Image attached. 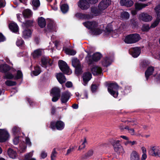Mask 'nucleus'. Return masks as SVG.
<instances>
[{"mask_svg":"<svg viewBox=\"0 0 160 160\" xmlns=\"http://www.w3.org/2000/svg\"><path fill=\"white\" fill-rule=\"evenodd\" d=\"M83 24L86 28L90 29L91 33L93 35H98L102 32V30L96 21H87L83 22Z\"/></svg>","mask_w":160,"mask_h":160,"instance_id":"1","label":"nucleus"},{"mask_svg":"<svg viewBox=\"0 0 160 160\" xmlns=\"http://www.w3.org/2000/svg\"><path fill=\"white\" fill-rule=\"evenodd\" d=\"M111 3L110 0H102L98 5V9L93 7L91 8L92 12L95 16L99 15L102 13V11L107 8Z\"/></svg>","mask_w":160,"mask_h":160,"instance_id":"2","label":"nucleus"},{"mask_svg":"<svg viewBox=\"0 0 160 160\" xmlns=\"http://www.w3.org/2000/svg\"><path fill=\"white\" fill-rule=\"evenodd\" d=\"M118 86L116 83H111L108 85V91L111 95L116 98L118 95Z\"/></svg>","mask_w":160,"mask_h":160,"instance_id":"3","label":"nucleus"},{"mask_svg":"<svg viewBox=\"0 0 160 160\" xmlns=\"http://www.w3.org/2000/svg\"><path fill=\"white\" fill-rule=\"evenodd\" d=\"M58 63L60 69L64 73L69 75L72 73L71 70L65 62L60 60Z\"/></svg>","mask_w":160,"mask_h":160,"instance_id":"4","label":"nucleus"},{"mask_svg":"<svg viewBox=\"0 0 160 160\" xmlns=\"http://www.w3.org/2000/svg\"><path fill=\"white\" fill-rule=\"evenodd\" d=\"M65 124L61 121H58L57 122H52L51 123L50 128L51 129L54 130L55 128L59 130H62L64 128Z\"/></svg>","mask_w":160,"mask_h":160,"instance_id":"5","label":"nucleus"},{"mask_svg":"<svg viewBox=\"0 0 160 160\" xmlns=\"http://www.w3.org/2000/svg\"><path fill=\"white\" fill-rule=\"evenodd\" d=\"M148 153L152 156L160 157V147L157 146H152L150 147Z\"/></svg>","mask_w":160,"mask_h":160,"instance_id":"6","label":"nucleus"},{"mask_svg":"<svg viewBox=\"0 0 160 160\" xmlns=\"http://www.w3.org/2000/svg\"><path fill=\"white\" fill-rule=\"evenodd\" d=\"M60 90L58 88L55 87L52 88L51 94L53 97L52 98V102H56L58 100L60 97Z\"/></svg>","mask_w":160,"mask_h":160,"instance_id":"7","label":"nucleus"},{"mask_svg":"<svg viewBox=\"0 0 160 160\" xmlns=\"http://www.w3.org/2000/svg\"><path fill=\"white\" fill-rule=\"evenodd\" d=\"M72 65L75 68V72L79 74L82 72L81 66L79 60L77 58H73L72 59Z\"/></svg>","mask_w":160,"mask_h":160,"instance_id":"8","label":"nucleus"},{"mask_svg":"<svg viewBox=\"0 0 160 160\" xmlns=\"http://www.w3.org/2000/svg\"><path fill=\"white\" fill-rule=\"evenodd\" d=\"M155 12L157 15V18L155 21L151 24L150 28H154L157 26L158 24L160 19V4L158 5L156 7L154 8Z\"/></svg>","mask_w":160,"mask_h":160,"instance_id":"9","label":"nucleus"},{"mask_svg":"<svg viewBox=\"0 0 160 160\" xmlns=\"http://www.w3.org/2000/svg\"><path fill=\"white\" fill-rule=\"evenodd\" d=\"M120 141L118 140L114 141L112 143L115 151L119 153H123L124 152V150L119 143Z\"/></svg>","mask_w":160,"mask_h":160,"instance_id":"10","label":"nucleus"},{"mask_svg":"<svg viewBox=\"0 0 160 160\" xmlns=\"http://www.w3.org/2000/svg\"><path fill=\"white\" fill-rule=\"evenodd\" d=\"M101 57V55L98 52L93 54L92 57V60L91 59V57L88 55L86 57V59L88 61V64L90 65L93 63V61H97L99 60Z\"/></svg>","mask_w":160,"mask_h":160,"instance_id":"11","label":"nucleus"},{"mask_svg":"<svg viewBox=\"0 0 160 160\" xmlns=\"http://www.w3.org/2000/svg\"><path fill=\"white\" fill-rule=\"evenodd\" d=\"M47 21L48 23L47 31L51 32L55 31L56 29V26L54 21L50 19H48Z\"/></svg>","mask_w":160,"mask_h":160,"instance_id":"12","label":"nucleus"},{"mask_svg":"<svg viewBox=\"0 0 160 160\" xmlns=\"http://www.w3.org/2000/svg\"><path fill=\"white\" fill-rule=\"evenodd\" d=\"M78 6L82 10L87 9L90 7L89 0H80Z\"/></svg>","mask_w":160,"mask_h":160,"instance_id":"13","label":"nucleus"},{"mask_svg":"<svg viewBox=\"0 0 160 160\" xmlns=\"http://www.w3.org/2000/svg\"><path fill=\"white\" fill-rule=\"evenodd\" d=\"M9 137V134L6 130L5 129H0V142H5Z\"/></svg>","mask_w":160,"mask_h":160,"instance_id":"14","label":"nucleus"},{"mask_svg":"<svg viewBox=\"0 0 160 160\" xmlns=\"http://www.w3.org/2000/svg\"><path fill=\"white\" fill-rule=\"evenodd\" d=\"M139 19L145 22H148L152 20V17L148 13L143 12L139 14Z\"/></svg>","mask_w":160,"mask_h":160,"instance_id":"15","label":"nucleus"},{"mask_svg":"<svg viewBox=\"0 0 160 160\" xmlns=\"http://www.w3.org/2000/svg\"><path fill=\"white\" fill-rule=\"evenodd\" d=\"M129 52L134 58L138 57L141 53V49L138 47L131 48L129 49Z\"/></svg>","mask_w":160,"mask_h":160,"instance_id":"16","label":"nucleus"},{"mask_svg":"<svg viewBox=\"0 0 160 160\" xmlns=\"http://www.w3.org/2000/svg\"><path fill=\"white\" fill-rule=\"evenodd\" d=\"M71 96V93L68 91H65L62 93L61 100L62 103H66L69 100Z\"/></svg>","mask_w":160,"mask_h":160,"instance_id":"17","label":"nucleus"},{"mask_svg":"<svg viewBox=\"0 0 160 160\" xmlns=\"http://www.w3.org/2000/svg\"><path fill=\"white\" fill-rule=\"evenodd\" d=\"M119 3L121 6L127 7H130L133 4V2L132 0H120Z\"/></svg>","mask_w":160,"mask_h":160,"instance_id":"18","label":"nucleus"},{"mask_svg":"<svg viewBox=\"0 0 160 160\" xmlns=\"http://www.w3.org/2000/svg\"><path fill=\"white\" fill-rule=\"evenodd\" d=\"M92 78V75L90 72H87L83 74L82 76L83 84L86 85Z\"/></svg>","mask_w":160,"mask_h":160,"instance_id":"19","label":"nucleus"},{"mask_svg":"<svg viewBox=\"0 0 160 160\" xmlns=\"http://www.w3.org/2000/svg\"><path fill=\"white\" fill-rule=\"evenodd\" d=\"M52 61L47 57H43L41 59V65L43 67H46L48 64L51 65Z\"/></svg>","mask_w":160,"mask_h":160,"instance_id":"20","label":"nucleus"},{"mask_svg":"<svg viewBox=\"0 0 160 160\" xmlns=\"http://www.w3.org/2000/svg\"><path fill=\"white\" fill-rule=\"evenodd\" d=\"M91 71L94 75H97L101 73L102 69L99 67L94 66L91 68Z\"/></svg>","mask_w":160,"mask_h":160,"instance_id":"21","label":"nucleus"},{"mask_svg":"<svg viewBox=\"0 0 160 160\" xmlns=\"http://www.w3.org/2000/svg\"><path fill=\"white\" fill-rule=\"evenodd\" d=\"M10 30L13 32L17 33L18 31V27L17 24L14 22L10 23L9 25Z\"/></svg>","mask_w":160,"mask_h":160,"instance_id":"22","label":"nucleus"},{"mask_svg":"<svg viewBox=\"0 0 160 160\" xmlns=\"http://www.w3.org/2000/svg\"><path fill=\"white\" fill-rule=\"evenodd\" d=\"M75 16L78 18L83 19H88L92 18V16L89 14H85L80 13H78L75 15Z\"/></svg>","mask_w":160,"mask_h":160,"instance_id":"23","label":"nucleus"},{"mask_svg":"<svg viewBox=\"0 0 160 160\" xmlns=\"http://www.w3.org/2000/svg\"><path fill=\"white\" fill-rule=\"evenodd\" d=\"M57 78L58 82L61 84L63 83L66 81V79L65 76L61 73L57 74Z\"/></svg>","mask_w":160,"mask_h":160,"instance_id":"24","label":"nucleus"},{"mask_svg":"<svg viewBox=\"0 0 160 160\" xmlns=\"http://www.w3.org/2000/svg\"><path fill=\"white\" fill-rule=\"evenodd\" d=\"M130 160H140L139 156L135 151H133L131 154Z\"/></svg>","mask_w":160,"mask_h":160,"instance_id":"25","label":"nucleus"},{"mask_svg":"<svg viewBox=\"0 0 160 160\" xmlns=\"http://www.w3.org/2000/svg\"><path fill=\"white\" fill-rule=\"evenodd\" d=\"M154 70V68L152 67H149L145 72V75L147 80L149 76L152 75Z\"/></svg>","mask_w":160,"mask_h":160,"instance_id":"26","label":"nucleus"},{"mask_svg":"<svg viewBox=\"0 0 160 160\" xmlns=\"http://www.w3.org/2000/svg\"><path fill=\"white\" fill-rule=\"evenodd\" d=\"M129 13L126 11H123L120 13V18L122 20L128 19L129 18Z\"/></svg>","mask_w":160,"mask_h":160,"instance_id":"27","label":"nucleus"},{"mask_svg":"<svg viewBox=\"0 0 160 160\" xmlns=\"http://www.w3.org/2000/svg\"><path fill=\"white\" fill-rule=\"evenodd\" d=\"M22 14L24 18H29L32 16V12L30 9H26L23 11Z\"/></svg>","mask_w":160,"mask_h":160,"instance_id":"28","label":"nucleus"},{"mask_svg":"<svg viewBox=\"0 0 160 160\" xmlns=\"http://www.w3.org/2000/svg\"><path fill=\"white\" fill-rule=\"evenodd\" d=\"M148 5L147 4L142 3H136L135 4V9L138 10L142 9Z\"/></svg>","mask_w":160,"mask_h":160,"instance_id":"29","label":"nucleus"},{"mask_svg":"<svg viewBox=\"0 0 160 160\" xmlns=\"http://www.w3.org/2000/svg\"><path fill=\"white\" fill-rule=\"evenodd\" d=\"M8 154L9 157L12 159H15L17 156V153L16 152L11 148H9L8 150Z\"/></svg>","mask_w":160,"mask_h":160,"instance_id":"30","label":"nucleus"},{"mask_svg":"<svg viewBox=\"0 0 160 160\" xmlns=\"http://www.w3.org/2000/svg\"><path fill=\"white\" fill-rule=\"evenodd\" d=\"M38 22L39 26L41 28L44 27L46 25L45 19L42 17L38 18Z\"/></svg>","mask_w":160,"mask_h":160,"instance_id":"31","label":"nucleus"},{"mask_svg":"<svg viewBox=\"0 0 160 160\" xmlns=\"http://www.w3.org/2000/svg\"><path fill=\"white\" fill-rule=\"evenodd\" d=\"M112 60L109 58L106 57L102 62V65L105 67H108L110 64Z\"/></svg>","mask_w":160,"mask_h":160,"instance_id":"32","label":"nucleus"},{"mask_svg":"<svg viewBox=\"0 0 160 160\" xmlns=\"http://www.w3.org/2000/svg\"><path fill=\"white\" fill-rule=\"evenodd\" d=\"M10 69V68L6 64H2L0 66V72H5Z\"/></svg>","mask_w":160,"mask_h":160,"instance_id":"33","label":"nucleus"},{"mask_svg":"<svg viewBox=\"0 0 160 160\" xmlns=\"http://www.w3.org/2000/svg\"><path fill=\"white\" fill-rule=\"evenodd\" d=\"M65 53L69 55L73 56L76 53V51L72 49L66 48L64 49Z\"/></svg>","mask_w":160,"mask_h":160,"instance_id":"34","label":"nucleus"},{"mask_svg":"<svg viewBox=\"0 0 160 160\" xmlns=\"http://www.w3.org/2000/svg\"><path fill=\"white\" fill-rule=\"evenodd\" d=\"M131 36L132 38V42L133 43H135L138 41L140 39V37L139 34H131Z\"/></svg>","mask_w":160,"mask_h":160,"instance_id":"35","label":"nucleus"},{"mask_svg":"<svg viewBox=\"0 0 160 160\" xmlns=\"http://www.w3.org/2000/svg\"><path fill=\"white\" fill-rule=\"evenodd\" d=\"M42 50L40 49H38L35 50L32 53L33 58H37L42 55Z\"/></svg>","mask_w":160,"mask_h":160,"instance_id":"36","label":"nucleus"},{"mask_svg":"<svg viewBox=\"0 0 160 160\" xmlns=\"http://www.w3.org/2000/svg\"><path fill=\"white\" fill-rule=\"evenodd\" d=\"M31 34V32L30 30H24L23 32L22 37L25 38H28L30 37Z\"/></svg>","mask_w":160,"mask_h":160,"instance_id":"37","label":"nucleus"},{"mask_svg":"<svg viewBox=\"0 0 160 160\" xmlns=\"http://www.w3.org/2000/svg\"><path fill=\"white\" fill-rule=\"evenodd\" d=\"M120 128L121 130H123L124 129H127L128 131V132L131 135H134L135 134V131L133 129L129 128L128 126H127L125 128L122 127V126L120 127Z\"/></svg>","mask_w":160,"mask_h":160,"instance_id":"38","label":"nucleus"},{"mask_svg":"<svg viewBox=\"0 0 160 160\" xmlns=\"http://www.w3.org/2000/svg\"><path fill=\"white\" fill-rule=\"evenodd\" d=\"M20 132V129L17 126L14 127L12 129V132L14 135H18Z\"/></svg>","mask_w":160,"mask_h":160,"instance_id":"39","label":"nucleus"},{"mask_svg":"<svg viewBox=\"0 0 160 160\" xmlns=\"http://www.w3.org/2000/svg\"><path fill=\"white\" fill-rule=\"evenodd\" d=\"M61 9L63 13H65L68 10V6L66 4H63L61 6Z\"/></svg>","mask_w":160,"mask_h":160,"instance_id":"40","label":"nucleus"},{"mask_svg":"<svg viewBox=\"0 0 160 160\" xmlns=\"http://www.w3.org/2000/svg\"><path fill=\"white\" fill-rule=\"evenodd\" d=\"M131 35H129L126 36L125 38L124 41L125 42L127 43H133L132 41V38H131Z\"/></svg>","mask_w":160,"mask_h":160,"instance_id":"41","label":"nucleus"},{"mask_svg":"<svg viewBox=\"0 0 160 160\" xmlns=\"http://www.w3.org/2000/svg\"><path fill=\"white\" fill-rule=\"evenodd\" d=\"M41 72V70L40 68L38 66H36L34 67V70L33 71L32 73L34 76H37Z\"/></svg>","mask_w":160,"mask_h":160,"instance_id":"42","label":"nucleus"},{"mask_svg":"<svg viewBox=\"0 0 160 160\" xmlns=\"http://www.w3.org/2000/svg\"><path fill=\"white\" fill-rule=\"evenodd\" d=\"M32 3L34 7V9H36L37 8L40 6V3L39 0H33Z\"/></svg>","mask_w":160,"mask_h":160,"instance_id":"43","label":"nucleus"},{"mask_svg":"<svg viewBox=\"0 0 160 160\" xmlns=\"http://www.w3.org/2000/svg\"><path fill=\"white\" fill-rule=\"evenodd\" d=\"M131 26L133 28H135L138 25V22L135 18H132L130 20Z\"/></svg>","mask_w":160,"mask_h":160,"instance_id":"44","label":"nucleus"},{"mask_svg":"<svg viewBox=\"0 0 160 160\" xmlns=\"http://www.w3.org/2000/svg\"><path fill=\"white\" fill-rule=\"evenodd\" d=\"M57 152L56 151L55 149L54 148L52 150L51 155V160H55L57 157Z\"/></svg>","mask_w":160,"mask_h":160,"instance_id":"45","label":"nucleus"},{"mask_svg":"<svg viewBox=\"0 0 160 160\" xmlns=\"http://www.w3.org/2000/svg\"><path fill=\"white\" fill-rule=\"evenodd\" d=\"M22 72L19 70L17 72V74L16 76L14 77V79H17L22 78Z\"/></svg>","mask_w":160,"mask_h":160,"instance_id":"46","label":"nucleus"},{"mask_svg":"<svg viewBox=\"0 0 160 160\" xmlns=\"http://www.w3.org/2000/svg\"><path fill=\"white\" fill-rule=\"evenodd\" d=\"M4 77L5 78L8 79H11L14 77L13 75L10 72L6 73Z\"/></svg>","mask_w":160,"mask_h":160,"instance_id":"47","label":"nucleus"},{"mask_svg":"<svg viewBox=\"0 0 160 160\" xmlns=\"http://www.w3.org/2000/svg\"><path fill=\"white\" fill-rule=\"evenodd\" d=\"M26 149V146L25 144L23 143L22 144L20 145L19 152L21 153L22 152L25 151Z\"/></svg>","mask_w":160,"mask_h":160,"instance_id":"48","label":"nucleus"},{"mask_svg":"<svg viewBox=\"0 0 160 160\" xmlns=\"http://www.w3.org/2000/svg\"><path fill=\"white\" fill-rule=\"evenodd\" d=\"M5 84L8 86H11L16 85V83L15 82L7 80L5 82Z\"/></svg>","mask_w":160,"mask_h":160,"instance_id":"49","label":"nucleus"},{"mask_svg":"<svg viewBox=\"0 0 160 160\" xmlns=\"http://www.w3.org/2000/svg\"><path fill=\"white\" fill-rule=\"evenodd\" d=\"M150 28V27L148 24L143 25L142 28V30L144 31H148Z\"/></svg>","mask_w":160,"mask_h":160,"instance_id":"50","label":"nucleus"},{"mask_svg":"<svg viewBox=\"0 0 160 160\" xmlns=\"http://www.w3.org/2000/svg\"><path fill=\"white\" fill-rule=\"evenodd\" d=\"M47 156V153L44 151H42L40 154L41 158L42 159L45 158Z\"/></svg>","mask_w":160,"mask_h":160,"instance_id":"51","label":"nucleus"},{"mask_svg":"<svg viewBox=\"0 0 160 160\" xmlns=\"http://www.w3.org/2000/svg\"><path fill=\"white\" fill-rule=\"evenodd\" d=\"M23 43L24 41L22 39H18L16 42L17 45L18 46H22Z\"/></svg>","mask_w":160,"mask_h":160,"instance_id":"52","label":"nucleus"},{"mask_svg":"<svg viewBox=\"0 0 160 160\" xmlns=\"http://www.w3.org/2000/svg\"><path fill=\"white\" fill-rule=\"evenodd\" d=\"M32 21L28 20L24 24V25L26 27H29L32 25Z\"/></svg>","mask_w":160,"mask_h":160,"instance_id":"53","label":"nucleus"},{"mask_svg":"<svg viewBox=\"0 0 160 160\" xmlns=\"http://www.w3.org/2000/svg\"><path fill=\"white\" fill-rule=\"evenodd\" d=\"M6 5L5 0H0V8L4 7Z\"/></svg>","mask_w":160,"mask_h":160,"instance_id":"54","label":"nucleus"},{"mask_svg":"<svg viewBox=\"0 0 160 160\" xmlns=\"http://www.w3.org/2000/svg\"><path fill=\"white\" fill-rule=\"evenodd\" d=\"M26 143L27 145L31 146L32 144L29 138L28 137H26L25 138Z\"/></svg>","mask_w":160,"mask_h":160,"instance_id":"55","label":"nucleus"},{"mask_svg":"<svg viewBox=\"0 0 160 160\" xmlns=\"http://www.w3.org/2000/svg\"><path fill=\"white\" fill-rule=\"evenodd\" d=\"M93 154V151L92 150L89 151L86 155L87 157H89L92 156Z\"/></svg>","mask_w":160,"mask_h":160,"instance_id":"56","label":"nucleus"},{"mask_svg":"<svg viewBox=\"0 0 160 160\" xmlns=\"http://www.w3.org/2000/svg\"><path fill=\"white\" fill-rule=\"evenodd\" d=\"M97 89V86L94 84H92L91 87V89L92 92H95L96 91Z\"/></svg>","mask_w":160,"mask_h":160,"instance_id":"57","label":"nucleus"},{"mask_svg":"<svg viewBox=\"0 0 160 160\" xmlns=\"http://www.w3.org/2000/svg\"><path fill=\"white\" fill-rule=\"evenodd\" d=\"M106 31L108 32H111L112 31V29L111 26H108L106 28Z\"/></svg>","mask_w":160,"mask_h":160,"instance_id":"58","label":"nucleus"},{"mask_svg":"<svg viewBox=\"0 0 160 160\" xmlns=\"http://www.w3.org/2000/svg\"><path fill=\"white\" fill-rule=\"evenodd\" d=\"M13 142L14 144H17L19 142L18 138V137H15L13 139Z\"/></svg>","mask_w":160,"mask_h":160,"instance_id":"59","label":"nucleus"},{"mask_svg":"<svg viewBox=\"0 0 160 160\" xmlns=\"http://www.w3.org/2000/svg\"><path fill=\"white\" fill-rule=\"evenodd\" d=\"M72 85V83L71 82H68L66 83V86L68 88L71 87Z\"/></svg>","mask_w":160,"mask_h":160,"instance_id":"60","label":"nucleus"},{"mask_svg":"<svg viewBox=\"0 0 160 160\" xmlns=\"http://www.w3.org/2000/svg\"><path fill=\"white\" fill-rule=\"evenodd\" d=\"M5 40V38L2 34L0 33V42H3Z\"/></svg>","mask_w":160,"mask_h":160,"instance_id":"61","label":"nucleus"},{"mask_svg":"<svg viewBox=\"0 0 160 160\" xmlns=\"http://www.w3.org/2000/svg\"><path fill=\"white\" fill-rule=\"evenodd\" d=\"M154 57L155 58L160 60V53L155 54L154 55Z\"/></svg>","mask_w":160,"mask_h":160,"instance_id":"62","label":"nucleus"},{"mask_svg":"<svg viewBox=\"0 0 160 160\" xmlns=\"http://www.w3.org/2000/svg\"><path fill=\"white\" fill-rule=\"evenodd\" d=\"M73 150V148H70L67 150L66 155H68L70 154L71 152H72Z\"/></svg>","mask_w":160,"mask_h":160,"instance_id":"63","label":"nucleus"},{"mask_svg":"<svg viewBox=\"0 0 160 160\" xmlns=\"http://www.w3.org/2000/svg\"><path fill=\"white\" fill-rule=\"evenodd\" d=\"M147 158V155L146 154H143L141 158V160H146Z\"/></svg>","mask_w":160,"mask_h":160,"instance_id":"64","label":"nucleus"}]
</instances>
